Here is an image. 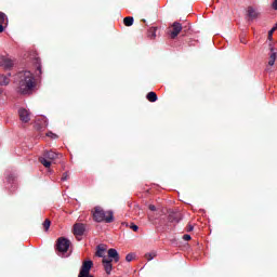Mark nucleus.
<instances>
[{
  "instance_id": "27",
  "label": "nucleus",
  "mask_w": 277,
  "mask_h": 277,
  "mask_svg": "<svg viewBox=\"0 0 277 277\" xmlns=\"http://www.w3.org/2000/svg\"><path fill=\"white\" fill-rule=\"evenodd\" d=\"M272 8H273V10H277V0H274Z\"/></svg>"
},
{
  "instance_id": "13",
  "label": "nucleus",
  "mask_w": 277,
  "mask_h": 277,
  "mask_svg": "<svg viewBox=\"0 0 277 277\" xmlns=\"http://www.w3.org/2000/svg\"><path fill=\"white\" fill-rule=\"evenodd\" d=\"M106 251H107V248H105V246L103 245L97 246L96 256H100L101 259H105Z\"/></svg>"
},
{
  "instance_id": "23",
  "label": "nucleus",
  "mask_w": 277,
  "mask_h": 277,
  "mask_svg": "<svg viewBox=\"0 0 277 277\" xmlns=\"http://www.w3.org/2000/svg\"><path fill=\"white\" fill-rule=\"evenodd\" d=\"M130 228H131L132 230H134V233H137V230H140V227H138L137 225H135V224H132V225L130 226Z\"/></svg>"
},
{
  "instance_id": "28",
  "label": "nucleus",
  "mask_w": 277,
  "mask_h": 277,
  "mask_svg": "<svg viewBox=\"0 0 277 277\" xmlns=\"http://www.w3.org/2000/svg\"><path fill=\"white\" fill-rule=\"evenodd\" d=\"M4 28H3V24H0V34H3Z\"/></svg>"
},
{
  "instance_id": "32",
  "label": "nucleus",
  "mask_w": 277,
  "mask_h": 277,
  "mask_svg": "<svg viewBox=\"0 0 277 277\" xmlns=\"http://www.w3.org/2000/svg\"><path fill=\"white\" fill-rule=\"evenodd\" d=\"M0 94H3V88L0 87Z\"/></svg>"
},
{
  "instance_id": "6",
  "label": "nucleus",
  "mask_w": 277,
  "mask_h": 277,
  "mask_svg": "<svg viewBox=\"0 0 277 277\" xmlns=\"http://www.w3.org/2000/svg\"><path fill=\"white\" fill-rule=\"evenodd\" d=\"M69 248H70V240L66 238H58L57 240L58 252H68Z\"/></svg>"
},
{
  "instance_id": "20",
  "label": "nucleus",
  "mask_w": 277,
  "mask_h": 277,
  "mask_svg": "<svg viewBox=\"0 0 277 277\" xmlns=\"http://www.w3.org/2000/svg\"><path fill=\"white\" fill-rule=\"evenodd\" d=\"M43 228H44V230H49V228H51V221L49 219H47L43 222Z\"/></svg>"
},
{
  "instance_id": "29",
  "label": "nucleus",
  "mask_w": 277,
  "mask_h": 277,
  "mask_svg": "<svg viewBox=\"0 0 277 277\" xmlns=\"http://www.w3.org/2000/svg\"><path fill=\"white\" fill-rule=\"evenodd\" d=\"M37 70L39 71V74H42V67L40 65L37 67Z\"/></svg>"
},
{
  "instance_id": "15",
  "label": "nucleus",
  "mask_w": 277,
  "mask_h": 277,
  "mask_svg": "<svg viewBox=\"0 0 277 277\" xmlns=\"http://www.w3.org/2000/svg\"><path fill=\"white\" fill-rule=\"evenodd\" d=\"M146 98H147V101H149V103H156V101H157V93L151 91V92H149L146 95Z\"/></svg>"
},
{
  "instance_id": "16",
  "label": "nucleus",
  "mask_w": 277,
  "mask_h": 277,
  "mask_svg": "<svg viewBox=\"0 0 277 277\" xmlns=\"http://www.w3.org/2000/svg\"><path fill=\"white\" fill-rule=\"evenodd\" d=\"M10 84V78L8 76L0 74V85H9Z\"/></svg>"
},
{
  "instance_id": "31",
  "label": "nucleus",
  "mask_w": 277,
  "mask_h": 277,
  "mask_svg": "<svg viewBox=\"0 0 277 277\" xmlns=\"http://www.w3.org/2000/svg\"><path fill=\"white\" fill-rule=\"evenodd\" d=\"M47 120L44 119V123L41 124V127H47Z\"/></svg>"
},
{
  "instance_id": "1",
  "label": "nucleus",
  "mask_w": 277,
  "mask_h": 277,
  "mask_svg": "<svg viewBox=\"0 0 277 277\" xmlns=\"http://www.w3.org/2000/svg\"><path fill=\"white\" fill-rule=\"evenodd\" d=\"M17 78L19 79V92L22 94H29L36 85L34 74H31V71H21L18 72Z\"/></svg>"
},
{
  "instance_id": "19",
  "label": "nucleus",
  "mask_w": 277,
  "mask_h": 277,
  "mask_svg": "<svg viewBox=\"0 0 277 277\" xmlns=\"http://www.w3.org/2000/svg\"><path fill=\"white\" fill-rule=\"evenodd\" d=\"M155 256H157V253H155V252L146 253V254H145V259H146L147 261H153V259H155Z\"/></svg>"
},
{
  "instance_id": "24",
  "label": "nucleus",
  "mask_w": 277,
  "mask_h": 277,
  "mask_svg": "<svg viewBox=\"0 0 277 277\" xmlns=\"http://www.w3.org/2000/svg\"><path fill=\"white\" fill-rule=\"evenodd\" d=\"M190 239H192V236H190V235L185 234V235L183 236V240H184V241H189Z\"/></svg>"
},
{
  "instance_id": "9",
  "label": "nucleus",
  "mask_w": 277,
  "mask_h": 277,
  "mask_svg": "<svg viewBox=\"0 0 277 277\" xmlns=\"http://www.w3.org/2000/svg\"><path fill=\"white\" fill-rule=\"evenodd\" d=\"M247 14H248L249 18H251V21H254V18H259L261 13L259 12V10H256L252 6H249L247 9Z\"/></svg>"
},
{
  "instance_id": "3",
  "label": "nucleus",
  "mask_w": 277,
  "mask_h": 277,
  "mask_svg": "<svg viewBox=\"0 0 277 277\" xmlns=\"http://www.w3.org/2000/svg\"><path fill=\"white\" fill-rule=\"evenodd\" d=\"M62 157V154L55 153L53 150L44 151L43 157L39 158L40 163L44 166V168H51V163L55 161V159H60Z\"/></svg>"
},
{
  "instance_id": "14",
  "label": "nucleus",
  "mask_w": 277,
  "mask_h": 277,
  "mask_svg": "<svg viewBox=\"0 0 277 277\" xmlns=\"http://www.w3.org/2000/svg\"><path fill=\"white\" fill-rule=\"evenodd\" d=\"M272 54L269 56L268 66H274L276 64V52H274V48H271Z\"/></svg>"
},
{
  "instance_id": "21",
  "label": "nucleus",
  "mask_w": 277,
  "mask_h": 277,
  "mask_svg": "<svg viewBox=\"0 0 277 277\" xmlns=\"http://www.w3.org/2000/svg\"><path fill=\"white\" fill-rule=\"evenodd\" d=\"M133 259H135V255L133 253H129L127 256H126V261H128V263H131V261H133Z\"/></svg>"
},
{
  "instance_id": "12",
  "label": "nucleus",
  "mask_w": 277,
  "mask_h": 277,
  "mask_svg": "<svg viewBox=\"0 0 277 277\" xmlns=\"http://www.w3.org/2000/svg\"><path fill=\"white\" fill-rule=\"evenodd\" d=\"M108 256L109 259H113L115 263H118V261H120V254H118V251L116 249H109Z\"/></svg>"
},
{
  "instance_id": "18",
  "label": "nucleus",
  "mask_w": 277,
  "mask_h": 277,
  "mask_svg": "<svg viewBox=\"0 0 277 277\" xmlns=\"http://www.w3.org/2000/svg\"><path fill=\"white\" fill-rule=\"evenodd\" d=\"M8 21V16L4 13L0 12V25H4Z\"/></svg>"
},
{
  "instance_id": "22",
  "label": "nucleus",
  "mask_w": 277,
  "mask_h": 277,
  "mask_svg": "<svg viewBox=\"0 0 277 277\" xmlns=\"http://www.w3.org/2000/svg\"><path fill=\"white\" fill-rule=\"evenodd\" d=\"M48 137H51L52 140H57V134L53 133V132H48L47 133Z\"/></svg>"
},
{
  "instance_id": "30",
  "label": "nucleus",
  "mask_w": 277,
  "mask_h": 277,
  "mask_svg": "<svg viewBox=\"0 0 277 277\" xmlns=\"http://www.w3.org/2000/svg\"><path fill=\"white\" fill-rule=\"evenodd\" d=\"M192 230H194V226L189 225L188 226V232L192 233Z\"/></svg>"
},
{
  "instance_id": "8",
  "label": "nucleus",
  "mask_w": 277,
  "mask_h": 277,
  "mask_svg": "<svg viewBox=\"0 0 277 277\" xmlns=\"http://www.w3.org/2000/svg\"><path fill=\"white\" fill-rule=\"evenodd\" d=\"M18 116L22 122H29L31 120V114L25 108L18 109Z\"/></svg>"
},
{
  "instance_id": "26",
  "label": "nucleus",
  "mask_w": 277,
  "mask_h": 277,
  "mask_svg": "<svg viewBox=\"0 0 277 277\" xmlns=\"http://www.w3.org/2000/svg\"><path fill=\"white\" fill-rule=\"evenodd\" d=\"M148 209L149 211H157V207H155V205H149Z\"/></svg>"
},
{
  "instance_id": "10",
  "label": "nucleus",
  "mask_w": 277,
  "mask_h": 277,
  "mask_svg": "<svg viewBox=\"0 0 277 277\" xmlns=\"http://www.w3.org/2000/svg\"><path fill=\"white\" fill-rule=\"evenodd\" d=\"M102 263H103L106 274H108V275L111 274V269H114V266L111 265V260L104 258L102 260Z\"/></svg>"
},
{
  "instance_id": "17",
  "label": "nucleus",
  "mask_w": 277,
  "mask_h": 277,
  "mask_svg": "<svg viewBox=\"0 0 277 277\" xmlns=\"http://www.w3.org/2000/svg\"><path fill=\"white\" fill-rule=\"evenodd\" d=\"M123 24L126 25V27H131L133 25V17L131 16L124 17Z\"/></svg>"
},
{
  "instance_id": "11",
  "label": "nucleus",
  "mask_w": 277,
  "mask_h": 277,
  "mask_svg": "<svg viewBox=\"0 0 277 277\" xmlns=\"http://www.w3.org/2000/svg\"><path fill=\"white\" fill-rule=\"evenodd\" d=\"M0 65L3 66V68H12V66H14V62L10 57H2Z\"/></svg>"
},
{
  "instance_id": "2",
  "label": "nucleus",
  "mask_w": 277,
  "mask_h": 277,
  "mask_svg": "<svg viewBox=\"0 0 277 277\" xmlns=\"http://www.w3.org/2000/svg\"><path fill=\"white\" fill-rule=\"evenodd\" d=\"M93 220L95 222H106V224H111L114 222V212L103 210L101 207H95L93 211Z\"/></svg>"
},
{
  "instance_id": "25",
  "label": "nucleus",
  "mask_w": 277,
  "mask_h": 277,
  "mask_svg": "<svg viewBox=\"0 0 277 277\" xmlns=\"http://www.w3.org/2000/svg\"><path fill=\"white\" fill-rule=\"evenodd\" d=\"M61 181H68V173H63Z\"/></svg>"
},
{
  "instance_id": "7",
  "label": "nucleus",
  "mask_w": 277,
  "mask_h": 277,
  "mask_svg": "<svg viewBox=\"0 0 277 277\" xmlns=\"http://www.w3.org/2000/svg\"><path fill=\"white\" fill-rule=\"evenodd\" d=\"M172 29L173 31H171L170 36L172 40H174V38H176L181 34V31H183V25H181V23L179 22H174L172 24Z\"/></svg>"
},
{
  "instance_id": "5",
  "label": "nucleus",
  "mask_w": 277,
  "mask_h": 277,
  "mask_svg": "<svg viewBox=\"0 0 277 277\" xmlns=\"http://www.w3.org/2000/svg\"><path fill=\"white\" fill-rule=\"evenodd\" d=\"M83 233H85V225L82 223H76L74 225V235L76 236L78 241H81Z\"/></svg>"
},
{
  "instance_id": "4",
  "label": "nucleus",
  "mask_w": 277,
  "mask_h": 277,
  "mask_svg": "<svg viewBox=\"0 0 277 277\" xmlns=\"http://www.w3.org/2000/svg\"><path fill=\"white\" fill-rule=\"evenodd\" d=\"M92 265H94V263L92 261H84L82 263L80 273L78 275V277H94L92 275H90V271L92 269Z\"/></svg>"
}]
</instances>
